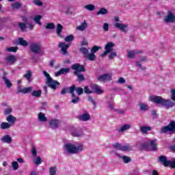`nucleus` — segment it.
I'll return each mask as SVG.
<instances>
[{"label":"nucleus","instance_id":"nucleus-1","mask_svg":"<svg viewBox=\"0 0 175 175\" xmlns=\"http://www.w3.org/2000/svg\"><path fill=\"white\" fill-rule=\"evenodd\" d=\"M171 99H165L161 96H153L150 101L155 105H161L163 106L165 109H170L175 107V89L170 90ZM173 100V101H172Z\"/></svg>","mask_w":175,"mask_h":175},{"label":"nucleus","instance_id":"nucleus-2","mask_svg":"<svg viewBox=\"0 0 175 175\" xmlns=\"http://www.w3.org/2000/svg\"><path fill=\"white\" fill-rule=\"evenodd\" d=\"M64 147L66 151L69 152V154H79V152H81V151L84 150V146H83L82 144L76 146L75 144H66Z\"/></svg>","mask_w":175,"mask_h":175},{"label":"nucleus","instance_id":"nucleus-3","mask_svg":"<svg viewBox=\"0 0 175 175\" xmlns=\"http://www.w3.org/2000/svg\"><path fill=\"white\" fill-rule=\"evenodd\" d=\"M43 75L46 77L47 81L46 84L48 87L50 88H52V90H57V87H59L61 85V83L58 82V81H55L51 78V76H50V74L46 71H43Z\"/></svg>","mask_w":175,"mask_h":175},{"label":"nucleus","instance_id":"nucleus-4","mask_svg":"<svg viewBox=\"0 0 175 175\" xmlns=\"http://www.w3.org/2000/svg\"><path fill=\"white\" fill-rule=\"evenodd\" d=\"M75 91H76L77 95H83V94L84 93V90H83L82 88H76V85H72L69 88V93L71 94L72 98H76Z\"/></svg>","mask_w":175,"mask_h":175},{"label":"nucleus","instance_id":"nucleus-5","mask_svg":"<svg viewBox=\"0 0 175 175\" xmlns=\"http://www.w3.org/2000/svg\"><path fill=\"white\" fill-rule=\"evenodd\" d=\"M71 68L72 69V70H75L73 72V75H77V73H81V72H85V68H84V66L79 63L72 64L71 66Z\"/></svg>","mask_w":175,"mask_h":175},{"label":"nucleus","instance_id":"nucleus-6","mask_svg":"<svg viewBox=\"0 0 175 175\" xmlns=\"http://www.w3.org/2000/svg\"><path fill=\"white\" fill-rule=\"evenodd\" d=\"M113 47H114V44L112 42H107L105 46V51L100 55V57H106L107 54L113 51Z\"/></svg>","mask_w":175,"mask_h":175},{"label":"nucleus","instance_id":"nucleus-7","mask_svg":"<svg viewBox=\"0 0 175 175\" xmlns=\"http://www.w3.org/2000/svg\"><path fill=\"white\" fill-rule=\"evenodd\" d=\"M113 147H114V148H117V150H120V151H132V148L129 144L122 146L120 143H116L113 145Z\"/></svg>","mask_w":175,"mask_h":175},{"label":"nucleus","instance_id":"nucleus-8","mask_svg":"<svg viewBox=\"0 0 175 175\" xmlns=\"http://www.w3.org/2000/svg\"><path fill=\"white\" fill-rule=\"evenodd\" d=\"M41 49H42V46L39 43L33 42L30 44V50L31 52L33 53V54H39V53H40Z\"/></svg>","mask_w":175,"mask_h":175},{"label":"nucleus","instance_id":"nucleus-9","mask_svg":"<svg viewBox=\"0 0 175 175\" xmlns=\"http://www.w3.org/2000/svg\"><path fill=\"white\" fill-rule=\"evenodd\" d=\"M18 91L16 92V94L18 95V94L21 93V94H29V92H32V90H33V88H32V86H29L28 88H25L23 89H21V86L19 85L18 87Z\"/></svg>","mask_w":175,"mask_h":175},{"label":"nucleus","instance_id":"nucleus-10","mask_svg":"<svg viewBox=\"0 0 175 175\" xmlns=\"http://www.w3.org/2000/svg\"><path fill=\"white\" fill-rule=\"evenodd\" d=\"M98 81H110L111 80V75L110 74H103L98 76L97 79Z\"/></svg>","mask_w":175,"mask_h":175},{"label":"nucleus","instance_id":"nucleus-11","mask_svg":"<svg viewBox=\"0 0 175 175\" xmlns=\"http://www.w3.org/2000/svg\"><path fill=\"white\" fill-rule=\"evenodd\" d=\"M60 124H61V120L58 119H53L49 122L50 128H51L52 129H57V128L59 126Z\"/></svg>","mask_w":175,"mask_h":175},{"label":"nucleus","instance_id":"nucleus-12","mask_svg":"<svg viewBox=\"0 0 175 175\" xmlns=\"http://www.w3.org/2000/svg\"><path fill=\"white\" fill-rule=\"evenodd\" d=\"M114 27L118 29H120L122 32H124L125 33L128 32V31H126V28H128V25H124L122 23H116L114 24Z\"/></svg>","mask_w":175,"mask_h":175},{"label":"nucleus","instance_id":"nucleus-13","mask_svg":"<svg viewBox=\"0 0 175 175\" xmlns=\"http://www.w3.org/2000/svg\"><path fill=\"white\" fill-rule=\"evenodd\" d=\"M93 92L97 94L98 95H100L103 94V90L100 89V86L98 84H94L91 86Z\"/></svg>","mask_w":175,"mask_h":175},{"label":"nucleus","instance_id":"nucleus-14","mask_svg":"<svg viewBox=\"0 0 175 175\" xmlns=\"http://www.w3.org/2000/svg\"><path fill=\"white\" fill-rule=\"evenodd\" d=\"M77 118L79 120V121L86 122L90 121V120H91V116L88 113L85 112V113L79 116Z\"/></svg>","mask_w":175,"mask_h":175},{"label":"nucleus","instance_id":"nucleus-15","mask_svg":"<svg viewBox=\"0 0 175 175\" xmlns=\"http://www.w3.org/2000/svg\"><path fill=\"white\" fill-rule=\"evenodd\" d=\"M58 47L62 49L63 54H68V49H69L68 44H66L65 42H61L59 43Z\"/></svg>","mask_w":175,"mask_h":175},{"label":"nucleus","instance_id":"nucleus-16","mask_svg":"<svg viewBox=\"0 0 175 175\" xmlns=\"http://www.w3.org/2000/svg\"><path fill=\"white\" fill-rule=\"evenodd\" d=\"M164 21L165 23H174L175 16L172 14V12H169L167 16L165 17Z\"/></svg>","mask_w":175,"mask_h":175},{"label":"nucleus","instance_id":"nucleus-17","mask_svg":"<svg viewBox=\"0 0 175 175\" xmlns=\"http://www.w3.org/2000/svg\"><path fill=\"white\" fill-rule=\"evenodd\" d=\"M69 72H70V68H63L62 69H60L59 71H57V72H55V76L58 77V76H61V75H66L68 73H69Z\"/></svg>","mask_w":175,"mask_h":175},{"label":"nucleus","instance_id":"nucleus-18","mask_svg":"<svg viewBox=\"0 0 175 175\" xmlns=\"http://www.w3.org/2000/svg\"><path fill=\"white\" fill-rule=\"evenodd\" d=\"M63 29H64V26H62V25H61L60 23L57 25L56 33L57 36H59V38H60L61 39H64V36L61 34Z\"/></svg>","mask_w":175,"mask_h":175},{"label":"nucleus","instance_id":"nucleus-19","mask_svg":"<svg viewBox=\"0 0 175 175\" xmlns=\"http://www.w3.org/2000/svg\"><path fill=\"white\" fill-rule=\"evenodd\" d=\"M5 61L9 62L10 65H13V64H15V62L17 61V59L16 58V56L10 55L6 57Z\"/></svg>","mask_w":175,"mask_h":175},{"label":"nucleus","instance_id":"nucleus-20","mask_svg":"<svg viewBox=\"0 0 175 175\" xmlns=\"http://www.w3.org/2000/svg\"><path fill=\"white\" fill-rule=\"evenodd\" d=\"M1 142L3 143H7V144H10L12 142H13V139H12V137L9 135H5L1 138Z\"/></svg>","mask_w":175,"mask_h":175},{"label":"nucleus","instance_id":"nucleus-21","mask_svg":"<svg viewBox=\"0 0 175 175\" xmlns=\"http://www.w3.org/2000/svg\"><path fill=\"white\" fill-rule=\"evenodd\" d=\"M3 80H4L5 85L8 87V88H10V87H13V83L10 82V80L6 78V74L5 73L3 76Z\"/></svg>","mask_w":175,"mask_h":175},{"label":"nucleus","instance_id":"nucleus-22","mask_svg":"<svg viewBox=\"0 0 175 175\" xmlns=\"http://www.w3.org/2000/svg\"><path fill=\"white\" fill-rule=\"evenodd\" d=\"M6 120L8 122H10V124H11V125H14V124L16 122V118L12 115H8L6 118Z\"/></svg>","mask_w":175,"mask_h":175},{"label":"nucleus","instance_id":"nucleus-23","mask_svg":"<svg viewBox=\"0 0 175 175\" xmlns=\"http://www.w3.org/2000/svg\"><path fill=\"white\" fill-rule=\"evenodd\" d=\"M38 120L41 122H46L47 121V118L46 117V115H44V113L40 112L38 113Z\"/></svg>","mask_w":175,"mask_h":175},{"label":"nucleus","instance_id":"nucleus-24","mask_svg":"<svg viewBox=\"0 0 175 175\" xmlns=\"http://www.w3.org/2000/svg\"><path fill=\"white\" fill-rule=\"evenodd\" d=\"M140 53H143V51H137V52H135V51H130L128 52L127 53V56H128V58H130L131 59H132V58H134L135 57V55L136 54H139Z\"/></svg>","mask_w":175,"mask_h":175},{"label":"nucleus","instance_id":"nucleus-25","mask_svg":"<svg viewBox=\"0 0 175 175\" xmlns=\"http://www.w3.org/2000/svg\"><path fill=\"white\" fill-rule=\"evenodd\" d=\"M116 155L119 158L122 159V160L124 162V163H129V162H131V158L129 157H128V156H121L118 153H116Z\"/></svg>","mask_w":175,"mask_h":175},{"label":"nucleus","instance_id":"nucleus-26","mask_svg":"<svg viewBox=\"0 0 175 175\" xmlns=\"http://www.w3.org/2000/svg\"><path fill=\"white\" fill-rule=\"evenodd\" d=\"M140 131L142 133L147 134L148 131H151V127L150 126H142L140 127Z\"/></svg>","mask_w":175,"mask_h":175},{"label":"nucleus","instance_id":"nucleus-27","mask_svg":"<svg viewBox=\"0 0 175 175\" xmlns=\"http://www.w3.org/2000/svg\"><path fill=\"white\" fill-rule=\"evenodd\" d=\"M129 129H131V124H124L120 129L118 130V132H125V131H128Z\"/></svg>","mask_w":175,"mask_h":175},{"label":"nucleus","instance_id":"nucleus-28","mask_svg":"<svg viewBox=\"0 0 175 175\" xmlns=\"http://www.w3.org/2000/svg\"><path fill=\"white\" fill-rule=\"evenodd\" d=\"M31 95L32 96H35L36 98H40V96H42V90H33L31 92Z\"/></svg>","mask_w":175,"mask_h":175},{"label":"nucleus","instance_id":"nucleus-29","mask_svg":"<svg viewBox=\"0 0 175 175\" xmlns=\"http://www.w3.org/2000/svg\"><path fill=\"white\" fill-rule=\"evenodd\" d=\"M18 44H20L21 46H23L24 47H26V46H28V42L24 40L23 38H19Z\"/></svg>","mask_w":175,"mask_h":175},{"label":"nucleus","instance_id":"nucleus-30","mask_svg":"<svg viewBox=\"0 0 175 175\" xmlns=\"http://www.w3.org/2000/svg\"><path fill=\"white\" fill-rule=\"evenodd\" d=\"M157 140L152 139L150 142V146L152 147V151H157Z\"/></svg>","mask_w":175,"mask_h":175},{"label":"nucleus","instance_id":"nucleus-31","mask_svg":"<svg viewBox=\"0 0 175 175\" xmlns=\"http://www.w3.org/2000/svg\"><path fill=\"white\" fill-rule=\"evenodd\" d=\"M23 77L25 79H27V80L29 81V82H31V78L32 77V72L31 70H29L27 71V74H25L23 75Z\"/></svg>","mask_w":175,"mask_h":175},{"label":"nucleus","instance_id":"nucleus-32","mask_svg":"<svg viewBox=\"0 0 175 175\" xmlns=\"http://www.w3.org/2000/svg\"><path fill=\"white\" fill-rule=\"evenodd\" d=\"M12 126V124H9L8 122H2L0 124V127L1 129H9Z\"/></svg>","mask_w":175,"mask_h":175},{"label":"nucleus","instance_id":"nucleus-33","mask_svg":"<svg viewBox=\"0 0 175 175\" xmlns=\"http://www.w3.org/2000/svg\"><path fill=\"white\" fill-rule=\"evenodd\" d=\"M18 27L22 32H25V31H27V24L25 23H19Z\"/></svg>","mask_w":175,"mask_h":175},{"label":"nucleus","instance_id":"nucleus-34","mask_svg":"<svg viewBox=\"0 0 175 175\" xmlns=\"http://www.w3.org/2000/svg\"><path fill=\"white\" fill-rule=\"evenodd\" d=\"M84 8L89 12H92L95 10V5L94 4H88L84 6Z\"/></svg>","mask_w":175,"mask_h":175},{"label":"nucleus","instance_id":"nucleus-35","mask_svg":"<svg viewBox=\"0 0 175 175\" xmlns=\"http://www.w3.org/2000/svg\"><path fill=\"white\" fill-rule=\"evenodd\" d=\"M107 13H109L107 9L105 8H102L97 12V16H99L100 14H107Z\"/></svg>","mask_w":175,"mask_h":175},{"label":"nucleus","instance_id":"nucleus-36","mask_svg":"<svg viewBox=\"0 0 175 175\" xmlns=\"http://www.w3.org/2000/svg\"><path fill=\"white\" fill-rule=\"evenodd\" d=\"M86 58H88L89 61H94L95 58H96V56H95V53L92 52L90 54L88 53Z\"/></svg>","mask_w":175,"mask_h":175},{"label":"nucleus","instance_id":"nucleus-37","mask_svg":"<svg viewBox=\"0 0 175 175\" xmlns=\"http://www.w3.org/2000/svg\"><path fill=\"white\" fill-rule=\"evenodd\" d=\"M167 126L169 127L170 132H173V131L175 130V122L171 121Z\"/></svg>","mask_w":175,"mask_h":175},{"label":"nucleus","instance_id":"nucleus-38","mask_svg":"<svg viewBox=\"0 0 175 175\" xmlns=\"http://www.w3.org/2000/svg\"><path fill=\"white\" fill-rule=\"evenodd\" d=\"M74 76H77L78 79V81H84L85 78L84 77V75L79 72L77 75H74Z\"/></svg>","mask_w":175,"mask_h":175},{"label":"nucleus","instance_id":"nucleus-39","mask_svg":"<svg viewBox=\"0 0 175 175\" xmlns=\"http://www.w3.org/2000/svg\"><path fill=\"white\" fill-rule=\"evenodd\" d=\"M41 18H42V15H37L34 17V21L36 24H38V25H42V23L40 22Z\"/></svg>","mask_w":175,"mask_h":175},{"label":"nucleus","instance_id":"nucleus-40","mask_svg":"<svg viewBox=\"0 0 175 175\" xmlns=\"http://www.w3.org/2000/svg\"><path fill=\"white\" fill-rule=\"evenodd\" d=\"M17 50H18V47L17 46H11L7 48V51L9 53H17Z\"/></svg>","mask_w":175,"mask_h":175},{"label":"nucleus","instance_id":"nucleus-41","mask_svg":"<svg viewBox=\"0 0 175 175\" xmlns=\"http://www.w3.org/2000/svg\"><path fill=\"white\" fill-rule=\"evenodd\" d=\"M11 6L12 9H20V8H21L23 5H21V3H20L18 1H16L15 3L12 4Z\"/></svg>","mask_w":175,"mask_h":175},{"label":"nucleus","instance_id":"nucleus-42","mask_svg":"<svg viewBox=\"0 0 175 175\" xmlns=\"http://www.w3.org/2000/svg\"><path fill=\"white\" fill-rule=\"evenodd\" d=\"M87 27V23L84 21L81 25H79L77 29H79V31H84Z\"/></svg>","mask_w":175,"mask_h":175},{"label":"nucleus","instance_id":"nucleus-43","mask_svg":"<svg viewBox=\"0 0 175 175\" xmlns=\"http://www.w3.org/2000/svg\"><path fill=\"white\" fill-rule=\"evenodd\" d=\"M139 107L142 111H147V110H148V106L144 103L139 104Z\"/></svg>","mask_w":175,"mask_h":175},{"label":"nucleus","instance_id":"nucleus-44","mask_svg":"<svg viewBox=\"0 0 175 175\" xmlns=\"http://www.w3.org/2000/svg\"><path fill=\"white\" fill-rule=\"evenodd\" d=\"M150 147V145L148 144V143H144L142 144L140 146L141 150H146V151H148V148Z\"/></svg>","mask_w":175,"mask_h":175},{"label":"nucleus","instance_id":"nucleus-45","mask_svg":"<svg viewBox=\"0 0 175 175\" xmlns=\"http://www.w3.org/2000/svg\"><path fill=\"white\" fill-rule=\"evenodd\" d=\"M64 40H65V42H72V41L75 40V36L73 35L67 36L64 38Z\"/></svg>","mask_w":175,"mask_h":175},{"label":"nucleus","instance_id":"nucleus-46","mask_svg":"<svg viewBox=\"0 0 175 175\" xmlns=\"http://www.w3.org/2000/svg\"><path fill=\"white\" fill-rule=\"evenodd\" d=\"M80 51L81 53H82V54H83V55H85V57L87 55H88V49L85 47H81L80 48Z\"/></svg>","mask_w":175,"mask_h":175},{"label":"nucleus","instance_id":"nucleus-47","mask_svg":"<svg viewBox=\"0 0 175 175\" xmlns=\"http://www.w3.org/2000/svg\"><path fill=\"white\" fill-rule=\"evenodd\" d=\"M168 131H170L169 126H165L161 128V131H159V133H167Z\"/></svg>","mask_w":175,"mask_h":175},{"label":"nucleus","instance_id":"nucleus-48","mask_svg":"<svg viewBox=\"0 0 175 175\" xmlns=\"http://www.w3.org/2000/svg\"><path fill=\"white\" fill-rule=\"evenodd\" d=\"M49 172L51 175H55L57 174V167H51L49 169Z\"/></svg>","mask_w":175,"mask_h":175},{"label":"nucleus","instance_id":"nucleus-49","mask_svg":"<svg viewBox=\"0 0 175 175\" xmlns=\"http://www.w3.org/2000/svg\"><path fill=\"white\" fill-rule=\"evenodd\" d=\"M12 165L14 170H18L19 165L17 161H12Z\"/></svg>","mask_w":175,"mask_h":175},{"label":"nucleus","instance_id":"nucleus-50","mask_svg":"<svg viewBox=\"0 0 175 175\" xmlns=\"http://www.w3.org/2000/svg\"><path fill=\"white\" fill-rule=\"evenodd\" d=\"M54 28H55V25L53 23H47L46 26V29H54Z\"/></svg>","mask_w":175,"mask_h":175},{"label":"nucleus","instance_id":"nucleus-51","mask_svg":"<svg viewBox=\"0 0 175 175\" xmlns=\"http://www.w3.org/2000/svg\"><path fill=\"white\" fill-rule=\"evenodd\" d=\"M100 49H102L100 46H94L91 49V53H93V54H95L96 51H98Z\"/></svg>","mask_w":175,"mask_h":175},{"label":"nucleus","instance_id":"nucleus-52","mask_svg":"<svg viewBox=\"0 0 175 175\" xmlns=\"http://www.w3.org/2000/svg\"><path fill=\"white\" fill-rule=\"evenodd\" d=\"M33 3H34L36 6H42L43 5V2L40 0H33Z\"/></svg>","mask_w":175,"mask_h":175},{"label":"nucleus","instance_id":"nucleus-53","mask_svg":"<svg viewBox=\"0 0 175 175\" xmlns=\"http://www.w3.org/2000/svg\"><path fill=\"white\" fill-rule=\"evenodd\" d=\"M68 92H69V89L68 88H63L61 91L62 95H66Z\"/></svg>","mask_w":175,"mask_h":175},{"label":"nucleus","instance_id":"nucleus-54","mask_svg":"<svg viewBox=\"0 0 175 175\" xmlns=\"http://www.w3.org/2000/svg\"><path fill=\"white\" fill-rule=\"evenodd\" d=\"M116 57H117V53L112 52L109 55V59H114V58H116Z\"/></svg>","mask_w":175,"mask_h":175},{"label":"nucleus","instance_id":"nucleus-55","mask_svg":"<svg viewBox=\"0 0 175 175\" xmlns=\"http://www.w3.org/2000/svg\"><path fill=\"white\" fill-rule=\"evenodd\" d=\"M35 165H40L42 163V159L40 157H38L34 161Z\"/></svg>","mask_w":175,"mask_h":175},{"label":"nucleus","instance_id":"nucleus-56","mask_svg":"<svg viewBox=\"0 0 175 175\" xmlns=\"http://www.w3.org/2000/svg\"><path fill=\"white\" fill-rule=\"evenodd\" d=\"M84 92L85 94H92V91H91L90 90V88H88V86H85L84 88Z\"/></svg>","mask_w":175,"mask_h":175},{"label":"nucleus","instance_id":"nucleus-57","mask_svg":"<svg viewBox=\"0 0 175 175\" xmlns=\"http://www.w3.org/2000/svg\"><path fill=\"white\" fill-rule=\"evenodd\" d=\"M75 98L71 100L72 103L76 104V103H79V101L80 100V97H77L75 96V97H72Z\"/></svg>","mask_w":175,"mask_h":175},{"label":"nucleus","instance_id":"nucleus-58","mask_svg":"<svg viewBox=\"0 0 175 175\" xmlns=\"http://www.w3.org/2000/svg\"><path fill=\"white\" fill-rule=\"evenodd\" d=\"M31 152L33 157H36V155H38V152L36 151V148H35V146L32 147Z\"/></svg>","mask_w":175,"mask_h":175},{"label":"nucleus","instance_id":"nucleus-59","mask_svg":"<svg viewBox=\"0 0 175 175\" xmlns=\"http://www.w3.org/2000/svg\"><path fill=\"white\" fill-rule=\"evenodd\" d=\"M12 108H8L6 109H5L4 113L6 116H9V114H10V113H12Z\"/></svg>","mask_w":175,"mask_h":175},{"label":"nucleus","instance_id":"nucleus-60","mask_svg":"<svg viewBox=\"0 0 175 175\" xmlns=\"http://www.w3.org/2000/svg\"><path fill=\"white\" fill-rule=\"evenodd\" d=\"M72 136H74L75 137H80V136H81L82 134H81V133H78V132L75 131V132H73L72 133Z\"/></svg>","mask_w":175,"mask_h":175},{"label":"nucleus","instance_id":"nucleus-61","mask_svg":"<svg viewBox=\"0 0 175 175\" xmlns=\"http://www.w3.org/2000/svg\"><path fill=\"white\" fill-rule=\"evenodd\" d=\"M88 100L90 102H91V103H92V105H94V106H95L96 105V103L95 102V100H94V98H92V96L88 97Z\"/></svg>","mask_w":175,"mask_h":175},{"label":"nucleus","instance_id":"nucleus-62","mask_svg":"<svg viewBox=\"0 0 175 175\" xmlns=\"http://www.w3.org/2000/svg\"><path fill=\"white\" fill-rule=\"evenodd\" d=\"M103 29L106 32H107V31H109V24L108 23H104V25H103Z\"/></svg>","mask_w":175,"mask_h":175},{"label":"nucleus","instance_id":"nucleus-63","mask_svg":"<svg viewBox=\"0 0 175 175\" xmlns=\"http://www.w3.org/2000/svg\"><path fill=\"white\" fill-rule=\"evenodd\" d=\"M118 82L120 84H124L125 83V79H124L123 77H120L118 79Z\"/></svg>","mask_w":175,"mask_h":175},{"label":"nucleus","instance_id":"nucleus-64","mask_svg":"<svg viewBox=\"0 0 175 175\" xmlns=\"http://www.w3.org/2000/svg\"><path fill=\"white\" fill-rule=\"evenodd\" d=\"M136 65L139 68V69H142V70H144V69H146L145 68H143V66H142V64H140V62H136Z\"/></svg>","mask_w":175,"mask_h":175}]
</instances>
